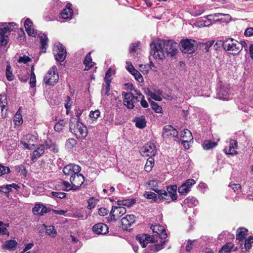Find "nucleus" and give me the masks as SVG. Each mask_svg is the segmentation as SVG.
Instances as JSON below:
<instances>
[{
    "mask_svg": "<svg viewBox=\"0 0 253 253\" xmlns=\"http://www.w3.org/2000/svg\"><path fill=\"white\" fill-rule=\"evenodd\" d=\"M181 136L183 139H187L188 141H191L193 139L191 132L188 129H184L181 132Z\"/></svg>",
    "mask_w": 253,
    "mask_h": 253,
    "instance_id": "nucleus-34",
    "label": "nucleus"
},
{
    "mask_svg": "<svg viewBox=\"0 0 253 253\" xmlns=\"http://www.w3.org/2000/svg\"><path fill=\"white\" fill-rule=\"evenodd\" d=\"M17 245V243L15 240H9L6 241L2 247L8 250H15Z\"/></svg>",
    "mask_w": 253,
    "mask_h": 253,
    "instance_id": "nucleus-28",
    "label": "nucleus"
},
{
    "mask_svg": "<svg viewBox=\"0 0 253 253\" xmlns=\"http://www.w3.org/2000/svg\"><path fill=\"white\" fill-rule=\"evenodd\" d=\"M126 211V208L122 206H113L110 212V217H108V220L116 221L117 218H120Z\"/></svg>",
    "mask_w": 253,
    "mask_h": 253,
    "instance_id": "nucleus-8",
    "label": "nucleus"
},
{
    "mask_svg": "<svg viewBox=\"0 0 253 253\" xmlns=\"http://www.w3.org/2000/svg\"><path fill=\"white\" fill-rule=\"evenodd\" d=\"M154 165V161L153 159H151L150 161H147L145 166V169L147 171H150L151 170L152 168Z\"/></svg>",
    "mask_w": 253,
    "mask_h": 253,
    "instance_id": "nucleus-57",
    "label": "nucleus"
},
{
    "mask_svg": "<svg viewBox=\"0 0 253 253\" xmlns=\"http://www.w3.org/2000/svg\"><path fill=\"white\" fill-rule=\"evenodd\" d=\"M157 193L159 194V200L160 201L162 200V202L169 203L173 201L171 199V197L169 196L168 193L165 190H158Z\"/></svg>",
    "mask_w": 253,
    "mask_h": 253,
    "instance_id": "nucleus-23",
    "label": "nucleus"
},
{
    "mask_svg": "<svg viewBox=\"0 0 253 253\" xmlns=\"http://www.w3.org/2000/svg\"><path fill=\"white\" fill-rule=\"evenodd\" d=\"M155 245H150L148 246V248L145 250L144 252V253H155L157 252H155Z\"/></svg>",
    "mask_w": 253,
    "mask_h": 253,
    "instance_id": "nucleus-64",
    "label": "nucleus"
},
{
    "mask_svg": "<svg viewBox=\"0 0 253 253\" xmlns=\"http://www.w3.org/2000/svg\"><path fill=\"white\" fill-rule=\"evenodd\" d=\"M123 103L128 109H133L139 101L137 96H134L131 92H123Z\"/></svg>",
    "mask_w": 253,
    "mask_h": 253,
    "instance_id": "nucleus-7",
    "label": "nucleus"
},
{
    "mask_svg": "<svg viewBox=\"0 0 253 253\" xmlns=\"http://www.w3.org/2000/svg\"><path fill=\"white\" fill-rule=\"evenodd\" d=\"M19 79L22 82L25 83L27 81L29 78L28 73L26 72L25 74L22 73L18 75Z\"/></svg>",
    "mask_w": 253,
    "mask_h": 253,
    "instance_id": "nucleus-56",
    "label": "nucleus"
},
{
    "mask_svg": "<svg viewBox=\"0 0 253 253\" xmlns=\"http://www.w3.org/2000/svg\"><path fill=\"white\" fill-rule=\"evenodd\" d=\"M149 102L151 103V106L152 109L157 113H162V108L157 103L154 101H151L150 100H149Z\"/></svg>",
    "mask_w": 253,
    "mask_h": 253,
    "instance_id": "nucleus-42",
    "label": "nucleus"
},
{
    "mask_svg": "<svg viewBox=\"0 0 253 253\" xmlns=\"http://www.w3.org/2000/svg\"><path fill=\"white\" fill-rule=\"evenodd\" d=\"M44 147L41 145L35 150L33 152V156H32L31 160H34L37 158L41 156L44 153Z\"/></svg>",
    "mask_w": 253,
    "mask_h": 253,
    "instance_id": "nucleus-31",
    "label": "nucleus"
},
{
    "mask_svg": "<svg viewBox=\"0 0 253 253\" xmlns=\"http://www.w3.org/2000/svg\"><path fill=\"white\" fill-rule=\"evenodd\" d=\"M105 84H103L102 85L101 93L102 95L109 96L110 95V84L108 82Z\"/></svg>",
    "mask_w": 253,
    "mask_h": 253,
    "instance_id": "nucleus-39",
    "label": "nucleus"
},
{
    "mask_svg": "<svg viewBox=\"0 0 253 253\" xmlns=\"http://www.w3.org/2000/svg\"><path fill=\"white\" fill-rule=\"evenodd\" d=\"M180 49L182 52L191 54L193 53L196 48V42L195 40L186 39L181 41Z\"/></svg>",
    "mask_w": 253,
    "mask_h": 253,
    "instance_id": "nucleus-4",
    "label": "nucleus"
},
{
    "mask_svg": "<svg viewBox=\"0 0 253 253\" xmlns=\"http://www.w3.org/2000/svg\"><path fill=\"white\" fill-rule=\"evenodd\" d=\"M229 186L235 192L238 193L241 188V186L239 184H230Z\"/></svg>",
    "mask_w": 253,
    "mask_h": 253,
    "instance_id": "nucleus-60",
    "label": "nucleus"
},
{
    "mask_svg": "<svg viewBox=\"0 0 253 253\" xmlns=\"http://www.w3.org/2000/svg\"><path fill=\"white\" fill-rule=\"evenodd\" d=\"M143 152L147 156L152 157L154 156L157 152V149L155 145L152 142L147 143L144 148Z\"/></svg>",
    "mask_w": 253,
    "mask_h": 253,
    "instance_id": "nucleus-18",
    "label": "nucleus"
},
{
    "mask_svg": "<svg viewBox=\"0 0 253 253\" xmlns=\"http://www.w3.org/2000/svg\"><path fill=\"white\" fill-rule=\"evenodd\" d=\"M15 24L13 22L9 23L6 26L0 28V47L7 44V40L5 39V35L13 30Z\"/></svg>",
    "mask_w": 253,
    "mask_h": 253,
    "instance_id": "nucleus-10",
    "label": "nucleus"
},
{
    "mask_svg": "<svg viewBox=\"0 0 253 253\" xmlns=\"http://www.w3.org/2000/svg\"><path fill=\"white\" fill-rule=\"evenodd\" d=\"M136 217L133 214H127L121 220L123 227L127 229L135 221Z\"/></svg>",
    "mask_w": 253,
    "mask_h": 253,
    "instance_id": "nucleus-16",
    "label": "nucleus"
},
{
    "mask_svg": "<svg viewBox=\"0 0 253 253\" xmlns=\"http://www.w3.org/2000/svg\"><path fill=\"white\" fill-rule=\"evenodd\" d=\"M184 204L189 207H193L198 204V201L193 197H189L184 200Z\"/></svg>",
    "mask_w": 253,
    "mask_h": 253,
    "instance_id": "nucleus-32",
    "label": "nucleus"
},
{
    "mask_svg": "<svg viewBox=\"0 0 253 253\" xmlns=\"http://www.w3.org/2000/svg\"><path fill=\"white\" fill-rule=\"evenodd\" d=\"M69 126L70 131L74 134L77 138L83 139L86 136L87 134V127L79 121L76 123L71 122Z\"/></svg>",
    "mask_w": 253,
    "mask_h": 253,
    "instance_id": "nucleus-2",
    "label": "nucleus"
},
{
    "mask_svg": "<svg viewBox=\"0 0 253 253\" xmlns=\"http://www.w3.org/2000/svg\"><path fill=\"white\" fill-rule=\"evenodd\" d=\"M167 190L169 196L171 197V199L173 201L176 200L177 198L176 194V190H177V186L176 185L168 186L167 187Z\"/></svg>",
    "mask_w": 253,
    "mask_h": 253,
    "instance_id": "nucleus-25",
    "label": "nucleus"
},
{
    "mask_svg": "<svg viewBox=\"0 0 253 253\" xmlns=\"http://www.w3.org/2000/svg\"><path fill=\"white\" fill-rule=\"evenodd\" d=\"M100 114V111L98 110H96L94 111H91L89 114V117L91 118L96 119L99 117Z\"/></svg>",
    "mask_w": 253,
    "mask_h": 253,
    "instance_id": "nucleus-63",
    "label": "nucleus"
},
{
    "mask_svg": "<svg viewBox=\"0 0 253 253\" xmlns=\"http://www.w3.org/2000/svg\"><path fill=\"white\" fill-rule=\"evenodd\" d=\"M133 122L135 123V126L139 128H143L146 126V122L145 116L142 115L138 117H135Z\"/></svg>",
    "mask_w": 253,
    "mask_h": 253,
    "instance_id": "nucleus-24",
    "label": "nucleus"
},
{
    "mask_svg": "<svg viewBox=\"0 0 253 253\" xmlns=\"http://www.w3.org/2000/svg\"><path fill=\"white\" fill-rule=\"evenodd\" d=\"M164 226L160 225H151V229L154 233H156L158 235L161 231H163Z\"/></svg>",
    "mask_w": 253,
    "mask_h": 253,
    "instance_id": "nucleus-50",
    "label": "nucleus"
},
{
    "mask_svg": "<svg viewBox=\"0 0 253 253\" xmlns=\"http://www.w3.org/2000/svg\"><path fill=\"white\" fill-rule=\"evenodd\" d=\"M204 11L205 9L202 7H195L191 11V14L192 16L196 17L201 15Z\"/></svg>",
    "mask_w": 253,
    "mask_h": 253,
    "instance_id": "nucleus-40",
    "label": "nucleus"
},
{
    "mask_svg": "<svg viewBox=\"0 0 253 253\" xmlns=\"http://www.w3.org/2000/svg\"><path fill=\"white\" fill-rule=\"evenodd\" d=\"M58 78L57 68L55 66H53L44 77L43 81L46 85H54L57 82Z\"/></svg>",
    "mask_w": 253,
    "mask_h": 253,
    "instance_id": "nucleus-5",
    "label": "nucleus"
},
{
    "mask_svg": "<svg viewBox=\"0 0 253 253\" xmlns=\"http://www.w3.org/2000/svg\"><path fill=\"white\" fill-rule=\"evenodd\" d=\"M114 73V71L112 70L111 69L108 70L105 74V77L104 79L105 83H111L112 81L111 76Z\"/></svg>",
    "mask_w": 253,
    "mask_h": 253,
    "instance_id": "nucleus-44",
    "label": "nucleus"
},
{
    "mask_svg": "<svg viewBox=\"0 0 253 253\" xmlns=\"http://www.w3.org/2000/svg\"><path fill=\"white\" fill-rule=\"evenodd\" d=\"M150 54L156 59H163L165 55H174L177 51V43L171 40L158 39L156 43L150 44Z\"/></svg>",
    "mask_w": 253,
    "mask_h": 253,
    "instance_id": "nucleus-1",
    "label": "nucleus"
},
{
    "mask_svg": "<svg viewBox=\"0 0 253 253\" xmlns=\"http://www.w3.org/2000/svg\"><path fill=\"white\" fill-rule=\"evenodd\" d=\"M11 66L10 65H7L6 66V76L7 79L9 81H11L14 80V76L13 75L11 70Z\"/></svg>",
    "mask_w": 253,
    "mask_h": 253,
    "instance_id": "nucleus-43",
    "label": "nucleus"
},
{
    "mask_svg": "<svg viewBox=\"0 0 253 253\" xmlns=\"http://www.w3.org/2000/svg\"><path fill=\"white\" fill-rule=\"evenodd\" d=\"M24 27L27 33L30 36L35 37L37 35V32L33 28V23L30 18H27L24 22Z\"/></svg>",
    "mask_w": 253,
    "mask_h": 253,
    "instance_id": "nucleus-19",
    "label": "nucleus"
},
{
    "mask_svg": "<svg viewBox=\"0 0 253 253\" xmlns=\"http://www.w3.org/2000/svg\"><path fill=\"white\" fill-rule=\"evenodd\" d=\"M229 89L226 87L221 86L218 91L217 97L220 100H227L229 97Z\"/></svg>",
    "mask_w": 253,
    "mask_h": 253,
    "instance_id": "nucleus-21",
    "label": "nucleus"
},
{
    "mask_svg": "<svg viewBox=\"0 0 253 253\" xmlns=\"http://www.w3.org/2000/svg\"><path fill=\"white\" fill-rule=\"evenodd\" d=\"M0 104H1V111H2L7 104L6 96L5 94H0Z\"/></svg>",
    "mask_w": 253,
    "mask_h": 253,
    "instance_id": "nucleus-48",
    "label": "nucleus"
},
{
    "mask_svg": "<svg viewBox=\"0 0 253 253\" xmlns=\"http://www.w3.org/2000/svg\"><path fill=\"white\" fill-rule=\"evenodd\" d=\"M14 124L16 126H20L23 123V119L19 110L17 112L14 117Z\"/></svg>",
    "mask_w": 253,
    "mask_h": 253,
    "instance_id": "nucleus-38",
    "label": "nucleus"
},
{
    "mask_svg": "<svg viewBox=\"0 0 253 253\" xmlns=\"http://www.w3.org/2000/svg\"><path fill=\"white\" fill-rule=\"evenodd\" d=\"M77 144V141L74 138L68 139L66 142V146L69 148H71Z\"/></svg>",
    "mask_w": 253,
    "mask_h": 253,
    "instance_id": "nucleus-53",
    "label": "nucleus"
},
{
    "mask_svg": "<svg viewBox=\"0 0 253 253\" xmlns=\"http://www.w3.org/2000/svg\"><path fill=\"white\" fill-rule=\"evenodd\" d=\"M195 183L196 181L194 179H187L177 188L178 192L181 195H186L190 191L192 186Z\"/></svg>",
    "mask_w": 253,
    "mask_h": 253,
    "instance_id": "nucleus-12",
    "label": "nucleus"
},
{
    "mask_svg": "<svg viewBox=\"0 0 253 253\" xmlns=\"http://www.w3.org/2000/svg\"><path fill=\"white\" fill-rule=\"evenodd\" d=\"M62 185L61 186L63 187V191H69L71 190H74V187L73 185H71L69 182L66 181H62Z\"/></svg>",
    "mask_w": 253,
    "mask_h": 253,
    "instance_id": "nucleus-46",
    "label": "nucleus"
},
{
    "mask_svg": "<svg viewBox=\"0 0 253 253\" xmlns=\"http://www.w3.org/2000/svg\"><path fill=\"white\" fill-rule=\"evenodd\" d=\"M10 170L9 167H5L0 164V176L3 174L9 173Z\"/></svg>",
    "mask_w": 253,
    "mask_h": 253,
    "instance_id": "nucleus-54",
    "label": "nucleus"
},
{
    "mask_svg": "<svg viewBox=\"0 0 253 253\" xmlns=\"http://www.w3.org/2000/svg\"><path fill=\"white\" fill-rule=\"evenodd\" d=\"M29 84L31 87H34L36 84L35 74H31Z\"/></svg>",
    "mask_w": 253,
    "mask_h": 253,
    "instance_id": "nucleus-59",
    "label": "nucleus"
},
{
    "mask_svg": "<svg viewBox=\"0 0 253 253\" xmlns=\"http://www.w3.org/2000/svg\"><path fill=\"white\" fill-rule=\"evenodd\" d=\"M8 224H4L2 222L0 221V234L1 235H9V232L6 229V226H8Z\"/></svg>",
    "mask_w": 253,
    "mask_h": 253,
    "instance_id": "nucleus-47",
    "label": "nucleus"
},
{
    "mask_svg": "<svg viewBox=\"0 0 253 253\" xmlns=\"http://www.w3.org/2000/svg\"><path fill=\"white\" fill-rule=\"evenodd\" d=\"M248 230L245 228H240L237 230L236 235V240L242 241L245 238L247 234Z\"/></svg>",
    "mask_w": 253,
    "mask_h": 253,
    "instance_id": "nucleus-26",
    "label": "nucleus"
},
{
    "mask_svg": "<svg viewBox=\"0 0 253 253\" xmlns=\"http://www.w3.org/2000/svg\"><path fill=\"white\" fill-rule=\"evenodd\" d=\"M108 226L103 223H99L94 225L92 227L93 232L98 235H105L108 232Z\"/></svg>",
    "mask_w": 253,
    "mask_h": 253,
    "instance_id": "nucleus-14",
    "label": "nucleus"
},
{
    "mask_svg": "<svg viewBox=\"0 0 253 253\" xmlns=\"http://www.w3.org/2000/svg\"><path fill=\"white\" fill-rule=\"evenodd\" d=\"M84 64L85 66L84 69L85 70H88L93 67L94 63L92 61V58L90 52H88L85 56Z\"/></svg>",
    "mask_w": 253,
    "mask_h": 253,
    "instance_id": "nucleus-27",
    "label": "nucleus"
},
{
    "mask_svg": "<svg viewBox=\"0 0 253 253\" xmlns=\"http://www.w3.org/2000/svg\"><path fill=\"white\" fill-rule=\"evenodd\" d=\"M39 37L40 40V44H41V52H45L46 48L48 46L47 42L48 41V39L47 37V35L45 34H43L42 35H39Z\"/></svg>",
    "mask_w": 253,
    "mask_h": 253,
    "instance_id": "nucleus-22",
    "label": "nucleus"
},
{
    "mask_svg": "<svg viewBox=\"0 0 253 253\" xmlns=\"http://www.w3.org/2000/svg\"><path fill=\"white\" fill-rule=\"evenodd\" d=\"M16 169L18 172H21L22 174L24 175H26L27 171L25 168V166L23 165L16 166Z\"/></svg>",
    "mask_w": 253,
    "mask_h": 253,
    "instance_id": "nucleus-62",
    "label": "nucleus"
},
{
    "mask_svg": "<svg viewBox=\"0 0 253 253\" xmlns=\"http://www.w3.org/2000/svg\"><path fill=\"white\" fill-rule=\"evenodd\" d=\"M48 209L45 206L40 203L36 204L32 209L34 214L37 215H42L44 213L48 212Z\"/></svg>",
    "mask_w": 253,
    "mask_h": 253,
    "instance_id": "nucleus-17",
    "label": "nucleus"
},
{
    "mask_svg": "<svg viewBox=\"0 0 253 253\" xmlns=\"http://www.w3.org/2000/svg\"><path fill=\"white\" fill-rule=\"evenodd\" d=\"M51 195L53 197L57 198L59 199L65 198L67 195V194L64 192H61L58 191L52 192Z\"/></svg>",
    "mask_w": 253,
    "mask_h": 253,
    "instance_id": "nucleus-49",
    "label": "nucleus"
},
{
    "mask_svg": "<svg viewBox=\"0 0 253 253\" xmlns=\"http://www.w3.org/2000/svg\"><path fill=\"white\" fill-rule=\"evenodd\" d=\"M67 102L65 105V107L66 109V113L67 114H69V111L71 109L72 105V102L71 101V98L69 96L67 97Z\"/></svg>",
    "mask_w": 253,
    "mask_h": 253,
    "instance_id": "nucleus-61",
    "label": "nucleus"
},
{
    "mask_svg": "<svg viewBox=\"0 0 253 253\" xmlns=\"http://www.w3.org/2000/svg\"><path fill=\"white\" fill-rule=\"evenodd\" d=\"M65 123L63 120H60L54 125V129L55 131L60 132L62 131L64 126Z\"/></svg>",
    "mask_w": 253,
    "mask_h": 253,
    "instance_id": "nucleus-41",
    "label": "nucleus"
},
{
    "mask_svg": "<svg viewBox=\"0 0 253 253\" xmlns=\"http://www.w3.org/2000/svg\"><path fill=\"white\" fill-rule=\"evenodd\" d=\"M71 4L68 3L66 5V8L60 13V17L62 19L68 20L72 18L73 11L71 8Z\"/></svg>",
    "mask_w": 253,
    "mask_h": 253,
    "instance_id": "nucleus-20",
    "label": "nucleus"
},
{
    "mask_svg": "<svg viewBox=\"0 0 253 253\" xmlns=\"http://www.w3.org/2000/svg\"><path fill=\"white\" fill-rule=\"evenodd\" d=\"M55 60L58 62H63L66 58L67 52L64 46L58 42L55 44L53 50Z\"/></svg>",
    "mask_w": 253,
    "mask_h": 253,
    "instance_id": "nucleus-6",
    "label": "nucleus"
},
{
    "mask_svg": "<svg viewBox=\"0 0 253 253\" xmlns=\"http://www.w3.org/2000/svg\"><path fill=\"white\" fill-rule=\"evenodd\" d=\"M43 226L45 228V233L51 237H55L57 235V231L53 226H47L43 224Z\"/></svg>",
    "mask_w": 253,
    "mask_h": 253,
    "instance_id": "nucleus-30",
    "label": "nucleus"
},
{
    "mask_svg": "<svg viewBox=\"0 0 253 253\" xmlns=\"http://www.w3.org/2000/svg\"><path fill=\"white\" fill-rule=\"evenodd\" d=\"M136 202V200L133 199H126L124 200H119L118 201V204L119 206H126L128 208H130Z\"/></svg>",
    "mask_w": 253,
    "mask_h": 253,
    "instance_id": "nucleus-29",
    "label": "nucleus"
},
{
    "mask_svg": "<svg viewBox=\"0 0 253 253\" xmlns=\"http://www.w3.org/2000/svg\"><path fill=\"white\" fill-rule=\"evenodd\" d=\"M222 44H223V48L230 54H237L241 51V46L239 42L234 39H226Z\"/></svg>",
    "mask_w": 253,
    "mask_h": 253,
    "instance_id": "nucleus-3",
    "label": "nucleus"
},
{
    "mask_svg": "<svg viewBox=\"0 0 253 253\" xmlns=\"http://www.w3.org/2000/svg\"><path fill=\"white\" fill-rule=\"evenodd\" d=\"M237 148V141L234 139H230L229 146L224 148V151L226 154L231 155H237L238 154V152L236 150Z\"/></svg>",
    "mask_w": 253,
    "mask_h": 253,
    "instance_id": "nucleus-15",
    "label": "nucleus"
},
{
    "mask_svg": "<svg viewBox=\"0 0 253 253\" xmlns=\"http://www.w3.org/2000/svg\"><path fill=\"white\" fill-rule=\"evenodd\" d=\"M178 133V131L171 125H167L163 127L162 136L164 139L176 137L177 136Z\"/></svg>",
    "mask_w": 253,
    "mask_h": 253,
    "instance_id": "nucleus-13",
    "label": "nucleus"
},
{
    "mask_svg": "<svg viewBox=\"0 0 253 253\" xmlns=\"http://www.w3.org/2000/svg\"><path fill=\"white\" fill-rule=\"evenodd\" d=\"M31 61V59L28 56L24 55L19 58L17 61L18 63H24L25 64Z\"/></svg>",
    "mask_w": 253,
    "mask_h": 253,
    "instance_id": "nucleus-55",
    "label": "nucleus"
},
{
    "mask_svg": "<svg viewBox=\"0 0 253 253\" xmlns=\"http://www.w3.org/2000/svg\"><path fill=\"white\" fill-rule=\"evenodd\" d=\"M196 242L195 240H188L187 244L186 246V252H189L192 249V248L194 246V243Z\"/></svg>",
    "mask_w": 253,
    "mask_h": 253,
    "instance_id": "nucleus-58",
    "label": "nucleus"
},
{
    "mask_svg": "<svg viewBox=\"0 0 253 253\" xmlns=\"http://www.w3.org/2000/svg\"><path fill=\"white\" fill-rule=\"evenodd\" d=\"M144 196L147 199L152 200L153 202H156L159 200V196L153 192L146 191L144 194Z\"/></svg>",
    "mask_w": 253,
    "mask_h": 253,
    "instance_id": "nucleus-36",
    "label": "nucleus"
},
{
    "mask_svg": "<svg viewBox=\"0 0 253 253\" xmlns=\"http://www.w3.org/2000/svg\"><path fill=\"white\" fill-rule=\"evenodd\" d=\"M136 240L139 242L142 248L146 247V238L147 237V234L138 235L136 236Z\"/></svg>",
    "mask_w": 253,
    "mask_h": 253,
    "instance_id": "nucleus-37",
    "label": "nucleus"
},
{
    "mask_svg": "<svg viewBox=\"0 0 253 253\" xmlns=\"http://www.w3.org/2000/svg\"><path fill=\"white\" fill-rule=\"evenodd\" d=\"M131 74L134 77L135 79L139 83L143 82V78L141 74L137 70H133V72Z\"/></svg>",
    "mask_w": 253,
    "mask_h": 253,
    "instance_id": "nucleus-45",
    "label": "nucleus"
},
{
    "mask_svg": "<svg viewBox=\"0 0 253 253\" xmlns=\"http://www.w3.org/2000/svg\"><path fill=\"white\" fill-rule=\"evenodd\" d=\"M216 145L217 142L207 140L204 142L203 147L205 150H209L215 147Z\"/></svg>",
    "mask_w": 253,
    "mask_h": 253,
    "instance_id": "nucleus-35",
    "label": "nucleus"
},
{
    "mask_svg": "<svg viewBox=\"0 0 253 253\" xmlns=\"http://www.w3.org/2000/svg\"><path fill=\"white\" fill-rule=\"evenodd\" d=\"M234 247L233 244L229 242L224 245L218 253H229Z\"/></svg>",
    "mask_w": 253,
    "mask_h": 253,
    "instance_id": "nucleus-33",
    "label": "nucleus"
},
{
    "mask_svg": "<svg viewBox=\"0 0 253 253\" xmlns=\"http://www.w3.org/2000/svg\"><path fill=\"white\" fill-rule=\"evenodd\" d=\"M70 181L71 184L73 185L74 187V190H76L82 186L84 187L87 184L86 183L84 184V177L83 175L79 174V173H77L76 175L73 176V177H70Z\"/></svg>",
    "mask_w": 253,
    "mask_h": 253,
    "instance_id": "nucleus-9",
    "label": "nucleus"
},
{
    "mask_svg": "<svg viewBox=\"0 0 253 253\" xmlns=\"http://www.w3.org/2000/svg\"><path fill=\"white\" fill-rule=\"evenodd\" d=\"M222 15L226 16L228 18H231L229 14H224L221 13H214L213 14H210V15H208L205 16V17L206 18H207L209 21H211V17H213V18L214 17H218L219 16H222Z\"/></svg>",
    "mask_w": 253,
    "mask_h": 253,
    "instance_id": "nucleus-51",
    "label": "nucleus"
},
{
    "mask_svg": "<svg viewBox=\"0 0 253 253\" xmlns=\"http://www.w3.org/2000/svg\"><path fill=\"white\" fill-rule=\"evenodd\" d=\"M81 170V168L78 165L70 164L65 166L63 169V172L66 176H74Z\"/></svg>",
    "mask_w": 253,
    "mask_h": 253,
    "instance_id": "nucleus-11",
    "label": "nucleus"
},
{
    "mask_svg": "<svg viewBox=\"0 0 253 253\" xmlns=\"http://www.w3.org/2000/svg\"><path fill=\"white\" fill-rule=\"evenodd\" d=\"M148 184L151 187V190L157 193V191L159 190L156 187L158 186V182L156 180H152L150 181Z\"/></svg>",
    "mask_w": 253,
    "mask_h": 253,
    "instance_id": "nucleus-52",
    "label": "nucleus"
}]
</instances>
